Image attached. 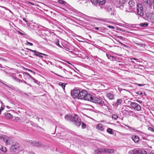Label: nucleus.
Segmentation results:
<instances>
[{
	"label": "nucleus",
	"instance_id": "obj_59",
	"mask_svg": "<svg viewBox=\"0 0 154 154\" xmlns=\"http://www.w3.org/2000/svg\"><path fill=\"white\" fill-rule=\"evenodd\" d=\"M17 154V152H15V153H14V154H13V153H11V154Z\"/></svg>",
	"mask_w": 154,
	"mask_h": 154
},
{
	"label": "nucleus",
	"instance_id": "obj_48",
	"mask_svg": "<svg viewBox=\"0 0 154 154\" xmlns=\"http://www.w3.org/2000/svg\"><path fill=\"white\" fill-rule=\"evenodd\" d=\"M25 74L27 75L28 76H29L30 77H31V76L29 73H28L27 72H25Z\"/></svg>",
	"mask_w": 154,
	"mask_h": 154
},
{
	"label": "nucleus",
	"instance_id": "obj_7",
	"mask_svg": "<svg viewBox=\"0 0 154 154\" xmlns=\"http://www.w3.org/2000/svg\"><path fill=\"white\" fill-rule=\"evenodd\" d=\"M130 105L136 110L139 111L141 109V106L136 103L131 102Z\"/></svg>",
	"mask_w": 154,
	"mask_h": 154
},
{
	"label": "nucleus",
	"instance_id": "obj_4",
	"mask_svg": "<svg viewBox=\"0 0 154 154\" xmlns=\"http://www.w3.org/2000/svg\"><path fill=\"white\" fill-rule=\"evenodd\" d=\"M143 17L148 21H151L154 20V14L147 12L144 15Z\"/></svg>",
	"mask_w": 154,
	"mask_h": 154
},
{
	"label": "nucleus",
	"instance_id": "obj_45",
	"mask_svg": "<svg viewBox=\"0 0 154 154\" xmlns=\"http://www.w3.org/2000/svg\"><path fill=\"white\" fill-rule=\"evenodd\" d=\"M95 29H96V30H99L100 31H101V30H100V29H99V28L97 27H95Z\"/></svg>",
	"mask_w": 154,
	"mask_h": 154
},
{
	"label": "nucleus",
	"instance_id": "obj_55",
	"mask_svg": "<svg viewBox=\"0 0 154 154\" xmlns=\"http://www.w3.org/2000/svg\"><path fill=\"white\" fill-rule=\"evenodd\" d=\"M27 154H35V153L34 152H30V153H28Z\"/></svg>",
	"mask_w": 154,
	"mask_h": 154
},
{
	"label": "nucleus",
	"instance_id": "obj_61",
	"mask_svg": "<svg viewBox=\"0 0 154 154\" xmlns=\"http://www.w3.org/2000/svg\"><path fill=\"white\" fill-rule=\"evenodd\" d=\"M56 75H58V76H59L62 77L61 76H60V75H57V74H56Z\"/></svg>",
	"mask_w": 154,
	"mask_h": 154
},
{
	"label": "nucleus",
	"instance_id": "obj_56",
	"mask_svg": "<svg viewBox=\"0 0 154 154\" xmlns=\"http://www.w3.org/2000/svg\"><path fill=\"white\" fill-rule=\"evenodd\" d=\"M23 20L24 21H25L26 22H27V20H26L25 18H23Z\"/></svg>",
	"mask_w": 154,
	"mask_h": 154
},
{
	"label": "nucleus",
	"instance_id": "obj_49",
	"mask_svg": "<svg viewBox=\"0 0 154 154\" xmlns=\"http://www.w3.org/2000/svg\"><path fill=\"white\" fill-rule=\"evenodd\" d=\"M26 70H28V71H29V72H32V73H34V74H35L34 72L33 71H32L30 69H27Z\"/></svg>",
	"mask_w": 154,
	"mask_h": 154
},
{
	"label": "nucleus",
	"instance_id": "obj_28",
	"mask_svg": "<svg viewBox=\"0 0 154 154\" xmlns=\"http://www.w3.org/2000/svg\"><path fill=\"white\" fill-rule=\"evenodd\" d=\"M107 131L108 133H109L111 134H113L112 130L111 128H108V129H107Z\"/></svg>",
	"mask_w": 154,
	"mask_h": 154
},
{
	"label": "nucleus",
	"instance_id": "obj_22",
	"mask_svg": "<svg viewBox=\"0 0 154 154\" xmlns=\"http://www.w3.org/2000/svg\"><path fill=\"white\" fill-rule=\"evenodd\" d=\"M90 1L95 5H97L98 3V0H90Z\"/></svg>",
	"mask_w": 154,
	"mask_h": 154
},
{
	"label": "nucleus",
	"instance_id": "obj_41",
	"mask_svg": "<svg viewBox=\"0 0 154 154\" xmlns=\"http://www.w3.org/2000/svg\"><path fill=\"white\" fill-rule=\"evenodd\" d=\"M4 109V107H2L0 109V114H1V112L3 111Z\"/></svg>",
	"mask_w": 154,
	"mask_h": 154
},
{
	"label": "nucleus",
	"instance_id": "obj_38",
	"mask_svg": "<svg viewBox=\"0 0 154 154\" xmlns=\"http://www.w3.org/2000/svg\"><path fill=\"white\" fill-rule=\"evenodd\" d=\"M26 44L29 45H30V46H32L33 45V44L32 43H31L28 42L27 41H26Z\"/></svg>",
	"mask_w": 154,
	"mask_h": 154
},
{
	"label": "nucleus",
	"instance_id": "obj_15",
	"mask_svg": "<svg viewBox=\"0 0 154 154\" xmlns=\"http://www.w3.org/2000/svg\"><path fill=\"white\" fill-rule=\"evenodd\" d=\"M7 149L6 148L2 146V145H0V154H3L6 152Z\"/></svg>",
	"mask_w": 154,
	"mask_h": 154
},
{
	"label": "nucleus",
	"instance_id": "obj_5",
	"mask_svg": "<svg viewBox=\"0 0 154 154\" xmlns=\"http://www.w3.org/2000/svg\"><path fill=\"white\" fill-rule=\"evenodd\" d=\"M72 121L78 126H79L82 123L81 120L79 119L78 115L76 114H75L73 116H72Z\"/></svg>",
	"mask_w": 154,
	"mask_h": 154
},
{
	"label": "nucleus",
	"instance_id": "obj_46",
	"mask_svg": "<svg viewBox=\"0 0 154 154\" xmlns=\"http://www.w3.org/2000/svg\"><path fill=\"white\" fill-rule=\"evenodd\" d=\"M125 27H129L130 26V24H128V25H126V24H125Z\"/></svg>",
	"mask_w": 154,
	"mask_h": 154
},
{
	"label": "nucleus",
	"instance_id": "obj_8",
	"mask_svg": "<svg viewBox=\"0 0 154 154\" xmlns=\"http://www.w3.org/2000/svg\"><path fill=\"white\" fill-rule=\"evenodd\" d=\"M79 92L80 90L79 89H74L71 91V94L73 97L78 98Z\"/></svg>",
	"mask_w": 154,
	"mask_h": 154
},
{
	"label": "nucleus",
	"instance_id": "obj_3",
	"mask_svg": "<svg viewBox=\"0 0 154 154\" xmlns=\"http://www.w3.org/2000/svg\"><path fill=\"white\" fill-rule=\"evenodd\" d=\"M25 141L31 146L35 147H42L43 146L42 144L36 140H26Z\"/></svg>",
	"mask_w": 154,
	"mask_h": 154
},
{
	"label": "nucleus",
	"instance_id": "obj_52",
	"mask_svg": "<svg viewBox=\"0 0 154 154\" xmlns=\"http://www.w3.org/2000/svg\"><path fill=\"white\" fill-rule=\"evenodd\" d=\"M29 3L32 5H34V3H33L31 2H29Z\"/></svg>",
	"mask_w": 154,
	"mask_h": 154
},
{
	"label": "nucleus",
	"instance_id": "obj_44",
	"mask_svg": "<svg viewBox=\"0 0 154 154\" xmlns=\"http://www.w3.org/2000/svg\"><path fill=\"white\" fill-rule=\"evenodd\" d=\"M117 37L119 38L120 39H122L123 38V37L122 36H117Z\"/></svg>",
	"mask_w": 154,
	"mask_h": 154
},
{
	"label": "nucleus",
	"instance_id": "obj_36",
	"mask_svg": "<svg viewBox=\"0 0 154 154\" xmlns=\"http://www.w3.org/2000/svg\"><path fill=\"white\" fill-rule=\"evenodd\" d=\"M137 45L140 47H144V45L143 44H137Z\"/></svg>",
	"mask_w": 154,
	"mask_h": 154
},
{
	"label": "nucleus",
	"instance_id": "obj_27",
	"mask_svg": "<svg viewBox=\"0 0 154 154\" xmlns=\"http://www.w3.org/2000/svg\"><path fill=\"white\" fill-rule=\"evenodd\" d=\"M35 54H34L36 56H37L38 57H42V55L41 54L42 53H40L39 52H38L36 51V52L35 53Z\"/></svg>",
	"mask_w": 154,
	"mask_h": 154
},
{
	"label": "nucleus",
	"instance_id": "obj_17",
	"mask_svg": "<svg viewBox=\"0 0 154 154\" xmlns=\"http://www.w3.org/2000/svg\"><path fill=\"white\" fill-rule=\"evenodd\" d=\"M5 118L7 119H11L13 118L12 115L10 113H5Z\"/></svg>",
	"mask_w": 154,
	"mask_h": 154
},
{
	"label": "nucleus",
	"instance_id": "obj_13",
	"mask_svg": "<svg viewBox=\"0 0 154 154\" xmlns=\"http://www.w3.org/2000/svg\"><path fill=\"white\" fill-rule=\"evenodd\" d=\"M97 129L99 131H102L104 129L102 124H98L96 127Z\"/></svg>",
	"mask_w": 154,
	"mask_h": 154
},
{
	"label": "nucleus",
	"instance_id": "obj_16",
	"mask_svg": "<svg viewBox=\"0 0 154 154\" xmlns=\"http://www.w3.org/2000/svg\"><path fill=\"white\" fill-rule=\"evenodd\" d=\"M135 154H147V153L144 150H137L135 151Z\"/></svg>",
	"mask_w": 154,
	"mask_h": 154
},
{
	"label": "nucleus",
	"instance_id": "obj_43",
	"mask_svg": "<svg viewBox=\"0 0 154 154\" xmlns=\"http://www.w3.org/2000/svg\"><path fill=\"white\" fill-rule=\"evenodd\" d=\"M11 77L12 79H13L15 80H16V79L17 78L16 77L13 76H12V75H11Z\"/></svg>",
	"mask_w": 154,
	"mask_h": 154
},
{
	"label": "nucleus",
	"instance_id": "obj_57",
	"mask_svg": "<svg viewBox=\"0 0 154 154\" xmlns=\"http://www.w3.org/2000/svg\"><path fill=\"white\" fill-rule=\"evenodd\" d=\"M41 54L42 55H43L44 56H47V55H46L45 54H43V53H42Z\"/></svg>",
	"mask_w": 154,
	"mask_h": 154
},
{
	"label": "nucleus",
	"instance_id": "obj_26",
	"mask_svg": "<svg viewBox=\"0 0 154 154\" xmlns=\"http://www.w3.org/2000/svg\"><path fill=\"white\" fill-rule=\"evenodd\" d=\"M140 25L142 27H145L147 26H148V24L147 23H140Z\"/></svg>",
	"mask_w": 154,
	"mask_h": 154
},
{
	"label": "nucleus",
	"instance_id": "obj_60",
	"mask_svg": "<svg viewBox=\"0 0 154 154\" xmlns=\"http://www.w3.org/2000/svg\"><path fill=\"white\" fill-rule=\"evenodd\" d=\"M66 62L70 64H71L68 61L67 62Z\"/></svg>",
	"mask_w": 154,
	"mask_h": 154
},
{
	"label": "nucleus",
	"instance_id": "obj_62",
	"mask_svg": "<svg viewBox=\"0 0 154 154\" xmlns=\"http://www.w3.org/2000/svg\"><path fill=\"white\" fill-rule=\"evenodd\" d=\"M0 103H2V102L1 100H0Z\"/></svg>",
	"mask_w": 154,
	"mask_h": 154
},
{
	"label": "nucleus",
	"instance_id": "obj_14",
	"mask_svg": "<svg viewBox=\"0 0 154 154\" xmlns=\"http://www.w3.org/2000/svg\"><path fill=\"white\" fill-rule=\"evenodd\" d=\"M131 138L135 143H137L139 140V137L137 135H132L131 136Z\"/></svg>",
	"mask_w": 154,
	"mask_h": 154
},
{
	"label": "nucleus",
	"instance_id": "obj_19",
	"mask_svg": "<svg viewBox=\"0 0 154 154\" xmlns=\"http://www.w3.org/2000/svg\"><path fill=\"white\" fill-rule=\"evenodd\" d=\"M106 96L110 100H112L114 98V96L113 94L111 93H108Z\"/></svg>",
	"mask_w": 154,
	"mask_h": 154
},
{
	"label": "nucleus",
	"instance_id": "obj_32",
	"mask_svg": "<svg viewBox=\"0 0 154 154\" xmlns=\"http://www.w3.org/2000/svg\"><path fill=\"white\" fill-rule=\"evenodd\" d=\"M143 2L146 4H149L150 3V1L149 0H143Z\"/></svg>",
	"mask_w": 154,
	"mask_h": 154
},
{
	"label": "nucleus",
	"instance_id": "obj_24",
	"mask_svg": "<svg viewBox=\"0 0 154 154\" xmlns=\"http://www.w3.org/2000/svg\"><path fill=\"white\" fill-rule=\"evenodd\" d=\"M59 85L62 87L64 90H65V88L66 86V84L65 83L60 82L59 84Z\"/></svg>",
	"mask_w": 154,
	"mask_h": 154
},
{
	"label": "nucleus",
	"instance_id": "obj_25",
	"mask_svg": "<svg viewBox=\"0 0 154 154\" xmlns=\"http://www.w3.org/2000/svg\"><path fill=\"white\" fill-rule=\"evenodd\" d=\"M127 127H128L129 128L133 130H134V131H135L136 132H137L138 133H142L140 131L137 130H136L133 128H132V127L129 126H127Z\"/></svg>",
	"mask_w": 154,
	"mask_h": 154
},
{
	"label": "nucleus",
	"instance_id": "obj_63",
	"mask_svg": "<svg viewBox=\"0 0 154 154\" xmlns=\"http://www.w3.org/2000/svg\"><path fill=\"white\" fill-rule=\"evenodd\" d=\"M6 107L8 108V109H9V107L8 106H7Z\"/></svg>",
	"mask_w": 154,
	"mask_h": 154
},
{
	"label": "nucleus",
	"instance_id": "obj_10",
	"mask_svg": "<svg viewBox=\"0 0 154 154\" xmlns=\"http://www.w3.org/2000/svg\"><path fill=\"white\" fill-rule=\"evenodd\" d=\"M87 93V91L85 90H83L81 91H80L78 99H84Z\"/></svg>",
	"mask_w": 154,
	"mask_h": 154
},
{
	"label": "nucleus",
	"instance_id": "obj_33",
	"mask_svg": "<svg viewBox=\"0 0 154 154\" xmlns=\"http://www.w3.org/2000/svg\"><path fill=\"white\" fill-rule=\"evenodd\" d=\"M136 150H131L128 152L129 154H135V152Z\"/></svg>",
	"mask_w": 154,
	"mask_h": 154
},
{
	"label": "nucleus",
	"instance_id": "obj_12",
	"mask_svg": "<svg viewBox=\"0 0 154 154\" xmlns=\"http://www.w3.org/2000/svg\"><path fill=\"white\" fill-rule=\"evenodd\" d=\"M1 139H2L5 143L7 144L10 143V139L9 137L5 135H2L1 137Z\"/></svg>",
	"mask_w": 154,
	"mask_h": 154
},
{
	"label": "nucleus",
	"instance_id": "obj_21",
	"mask_svg": "<svg viewBox=\"0 0 154 154\" xmlns=\"http://www.w3.org/2000/svg\"><path fill=\"white\" fill-rule=\"evenodd\" d=\"M127 0H120L119 1V0H116V1L118 2V4H119V5H121L122 4H123Z\"/></svg>",
	"mask_w": 154,
	"mask_h": 154
},
{
	"label": "nucleus",
	"instance_id": "obj_34",
	"mask_svg": "<svg viewBox=\"0 0 154 154\" xmlns=\"http://www.w3.org/2000/svg\"><path fill=\"white\" fill-rule=\"evenodd\" d=\"M82 128H85L86 127V124H84L83 122H82Z\"/></svg>",
	"mask_w": 154,
	"mask_h": 154
},
{
	"label": "nucleus",
	"instance_id": "obj_30",
	"mask_svg": "<svg viewBox=\"0 0 154 154\" xmlns=\"http://www.w3.org/2000/svg\"><path fill=\"white\" fill-rule=\"evenodd\" d=\"M128 112L130 115H131V114H132V115L133 116L135 117L136 116V114L135 113H134L131 110L128 111Z\"/></svg>",
	"mask_w": 154,
	"mask_h": 154
},
{
	"label": "nucleus",
	"instance_id": "obj_2",
	"mask_svg": "<svg viewBox=\"0 0 154 154\" xmlns=\"http://www.w3.org/2000/svg\"><path fill=\"white\" fill-rule=\"evenodd\" d=\"M114 151V150L112 149L98 148L95 151V152L97 154L101 153L104 152L112 153H113Z\"/></svg>",
	"mask_w": 154,
	"mask_h": 154
},
{
	"label": "nucleus",
	"instance_id": "obj_18",
	"mask_svg": "<svg viewBox=\"0 0 154 154\" xmlns=\"http://www.w3.org/2000/svg\"><path fill=\"white\" fill-rule=\"evenodd\" d=\"M122 100L121 99H118L117 100V102L113 104L115 107H117L119 105L121 104L122 103Z\"/></svg>",
	"mask_w": 154,
	"mask_h": 154
},
{
	"label": "nucleus",
	"instance_id": "obj_58",
	"mask_svg": "<svg viewBox=\"0 0 154 154\" xmlns=\"http://www.w3.org/2000/svg\"><path fill=\"white\" fill-rule=\"evenodd\" d=\"M132 59H134V60H137V59H136V58H134L133 59H132L131 60H132Z\"/></svg>",
	"mask_w": 154,
	"mask_h": 154
},
{
	"label": "nucleus",
	"instance_id": "obj_11",
	"mask_svg": "<svg viewBox=\"0 0 154 154\" xmlns=\"http://www.w3.org/2000/svg\"><path fill=\"white\" fill-rule=\"evenodd\" d=\"M128 4L130 6L129 11H132L133 10L134 8V7L135 6V3L134 1L133 0H130L128 2Z\"/></svg>",
	"mask_w": 154,
	"mask_h": 154
},
{
	"label": "nucleus",
	"instance_id": "obj_54",
	"mask_svg": "<svg viewBox=\"0 0 154 154\" xmlns=\"http://www.w3.org/2000/svg\"><path fill=\"white\" fill-rule=\"evenodd\" d=\"M18 32L21 35H24L23 33H22V32H19V31H18Z\"/></svg>",
	"mask_w": 154,
	"mask_h": 154
},
{
	"label": "nucleus",
	"instance_id": "obj_29",
	"mask_svg": "<svg viewBox=\"0 0 154 154\" xmlns=\"http://www.w3.org/2000/svg\"><path fill=\"white\" fill-rule=\"evenodd\" d=\"M58 2L59 3L63 5H65L66 4V2L63 0H58Z\"/></svg>",
	"mask_w": 154,
	"mask_h": 154
},
{
	"label": "nucleus",
	"instance_id": "obj_20",
	"mask_svg": "<svg viewBox=\"0 0 154 154\" xmlns=\"http://www.w3.org/2000/svg\"><path fill=\"white\" fill-rule=\"evenodd\" d=\"M72 116L70 115H66L65 117V118L66 120L72 121Z\"/></svg>",
	"mask_w": 154,
	"mask_h": 154
},
{
	"label": "nucleus",
	"instance_id": "obj_37",
	"mask_svg": "<svg viewBox=\"0 0 154 154\" xmlns=\"http://www.w3.org/2000/svg\"><path fill=\"white\" fill-rule=\"evenodd\" d=\"M26 49L27 50H28L31 52H34V53H35L36 52V51H34V50H32L31 49H29V48H26Z\"/></svg>",
	"mask_w": 154,
	"mask_h": 154
},
{
	"label": "nucleus",
	"instance_id": "obj_1",
	"mask_svg": "<svg viewBox=\"0 0 154 154\" xmlns=\"http://www.w3.org/2000/svg\"><path fill=\"white\" fill-rule=\"evenodd\" d=\"M84 100L98 104L100 105H103L104 103V101L101 99L96 97H94L90 94H88L87 93L85 95Z\"/></svg>",
	"mask_w": 154,
	"mask_h": 154
},
{
	"label": "nucleus",
	"instance_id": "obj_64",
	"mask_svg": "<svg viewBox=\"0 0 154 154\" xmlns=\"http://www.w3.org/2000/svg\"><path fill=\"white\" fill-rule=\"evenodd\" d=\"M103 21H106V20L105 19H104V20H103Z\"/></svg>",
	"mask_w": 154,
	"mask_h": 154
},
{
	"label": "nucleus",
	"instance_id": "obj_40",
	"mask_svg": "<svg viewBox=\"0 0 154 154\" xmlns=\"http://www.w3.org/2000/svg\"><path fill=\"white\" fill-rule=\"evenodd\" d=\"M108 27L109 28H111V29H115V27L113 26H108Z\"/></svg>",
	"mask_w": 154,
	"mask_h": 154
},
{
	"label": "nucleus",
	"instance_id": "obj_39",
	"mask_svg": "<svg viewBox=\"0 0 154 154\" xmlns=\"http://www.w3.org/2000/svg\"><path fill=\"white\" fill-rule=\"evenodd\" d=\"M16 81L18 82H22V81L20 79H19L17 78L16 79V80H15Z\"/></svg>",
	"mask_w": 154,
	"mask_h": 154
},
{
	"label": "nucleus",
	"instance_id": "obj_6",
	"mask_svg": "<svg viewBox=\"0 0 154 154\" xmlns=\"http://www.w3.org/2000/svg\"><path fill=\"white\" fill-rule=\"evenodd\" d=\"M137 14L141 16L143 15V7L142 5L140 4H137Z\"/></svg>",
	"mask_w": 154,
	"mask_h": 154
},
{
	"label": "nucleus",
	"instance_id": "obj_35",
	"mask_svg": "<svg viewBox=\"0 0 154 154\" xmlns=\"http://www.w3.org/2000/svg\"><path fill=\"white\" fill-rule=\"evenodd\" d=\"M148 130L149 131H151L152 132H154V129H153L151 127H148Z\"/></svg>",
	"mask_w": 154,
	"mask_h": 154
},
{
	"label": "nucleus",
	"instance_id": "obj_23",
	"mask_svg": "<svg viewBox=\"0 0 154 154\" xmlns=\"http://www.w3.org/2000/svg\"><path fill=\"white\" fill-rule=\"evenodd\" d=\"M106 3L105 0H98V3L101 5H103Z\"/></svg>",
	"mask_w": 154,
	"mask_h": 154
},
{
	"label": "nucleus",
	"instance_id": "obj_47",
	"mask_svg": "<svg viewBox=\"0 0 154 154\" xmlns=\"http://www.w3.org/2000/svg\"><path fill=\"white\" fill-rule=\"evenodd\" d=\"M112 8H107V11H109V12H110L111 11H112Z\"/></svg>",
	"mask_w": 154,
	"mask_h": 154
},
{
	"label": "nucleus",
	"instance_id": "obj_9",
	"mask_svg": "<svg viewBox=\"0 0 154 154\" xmlns=\"http://www.w3.org/2000/svg\"><path fill=\"white\" fill-rule=\"evenodd\" d=\"M19 145L18 143H16L15 145L12 146L10 148L11 152V153H14L16 152V151L19 148Z\"/></svg>",
	"mask_w": 154,
	"mask_h": 154
},
{
	"label": "nucleus",
	"instance_id": "obj_50",
	"mask_svg": "<svg viewBox=\"0 0 154 154\" xmlns=\"http://www.w3.org/2000/svg\"><path fill=\"white\" fill-rule=\"evenodd\" d=\"M110 57H111V58H112L113 59H116V57L114 56H110Z\"/></svg>",
	"mask_w": 154,
	"mask_h": 154
},
{
	"label": "nucleus",
	"instance_id": "obj_31",
	"mask_svg": "<svg viewBox=\"0 0 154 154\" xmlns=\"http://www.w3.org/2000/svg\"><path fill=\"white\" fill-rule=\"evenodd\" d=\"M112 118L113 119H114L115 120H117L118 118V116L116 114H113L112 115Z\"/></svg>",
	"mask_w": 154,
	"mask_h": 154
},
{
	"label": "nucleus",
	"instance_id": "obj_42",
	"mask_svg": "<svg viewBox=\"0 0 154 154\" xmlns=\"http://www.w3.org/2000/svg\"><path fill=\"white\" fill-rule=\"evenodd\" d=\"M117 42H118L121 45H124V46H125V45H124V44H123V43H122V42H120L119 41H117Z\"/></svg>",
	"mask_w": 154,
	"mask_h": 154
},
{
	"label": "nucleus",
	"instance_id": "obj_53",
	"mask_svg": "<svg viewBox=\"0 0 154 154\" xmlns=\"http://www.w3.org/2000/svg\"><path fill=\"white\" fill-rule=\"evenodd\" d=\"M149 154H154V153L153 152L151 151L150 152Z\"/></svg>",
	"mask_w": 154,
	"mask_h": 154
},
{
	"label": "nucleus",
	"instance_id": "obj_51",
	"mask_svg": "<svg viewBox=\"0 0 154 154\" xmlns=\"http://www.w3.org/2000/svg\"><path fill=\"white\" fill-rule=\"evenodd\" d=\"M106 56L107 57L109 58V59H110L111 57H110V55H108V54H106Z\"/></svg>",
	"mask_w": 154,
	"mask_h": 154
}]
</instances>
